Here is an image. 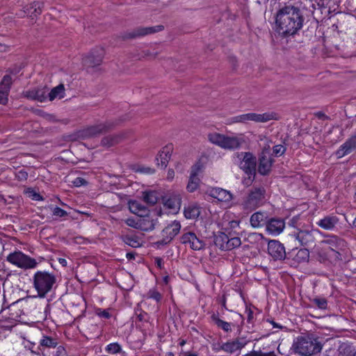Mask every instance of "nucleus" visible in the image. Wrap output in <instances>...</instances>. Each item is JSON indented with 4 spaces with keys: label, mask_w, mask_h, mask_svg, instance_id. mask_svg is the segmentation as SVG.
Returning a JSON list of instances; mask_svg holds the SVG:
<instances>
[{
    "label": "nucleus",
    "mask_w": 356,
    "mask_h": 356,
    "mask_svg": "<svg viewBox=\"0 0 356 356\" xmlns=\"http://www.w3.org/2000/svg\"><path fill=\"white\" fill-rule=\"evenodd\" d=\"M303 21L299 8L286 6L280 8L276 15L277 32L283 36L293 35L302 28Z\"/></svg>",
    "instance_id": "f257e3e1"
},
{
    "label": "nucleus",
    "mask_w": 356,
    "mask_h": 356,
    "mask_svg": "<svg viewBox=\"0 0 356 356\" xmlns=\"http://www.w3.org/2000/svg\"><path fill=\"white\" fill-rule=\"evenodd\" d=\"M295 353L300 356H312L320 353L323 346L317 339L309 336H300L293 343Z\"/></svg>",
    "instance_id": "f03ea898"
},
{
    "label": "nucleus",
    "mask_w": 356,
    "mask_h": 356,
    "mask_svg": "<svg viewBox=\"0 0 356 356\" xmlns=\"http://www.w3.org/2000/svg\"><path fill=\"white\" fill-rule=\"evenodd\" d=\"M266 201V190L264 187H253L243 198L242 209L250 212L262 206Z\"/></svg>",
    "instance_id": "7ed1b4c3"
},
{
    "label": "nucleus",
    "mask_w": 356,
    "mask_h": 356,
    "mask_svg": "<svg viewBox=\"0 0 356 356\" xmlns=\"http://www.w3.org/2000/svg\"><path fill=\"white\" fill-rule=\"evenodd\" d=\"M56 281L55 275L46 271H38L33 276V285L38 296L44 298L53 288Z\"/></svg>",
    "instance_id": "20e7f679"
},
{
    "label": "nucleus",
    "mask_w": 356,
    "mask_h": 356,
    "mask_svg": "<svg viewBox=\"0 0 356 356\" xmlns=\"http://www.w3.org/2000/svg\"><path fill=\"white\" fill-rule=\"evenodd\" d=\"M272 120H278V115L276 113L267 112L262 114L248 113L234 116L230 119L232 123H247L249 121L267 122Z\"/></svg>",
    "instance_id": "39448f33"
},
{
    "label": "nucleus",
    "mask_w": 356,
    "mask_h": 356,
    "mask_svg": "<svg viewBox=\"0 0 356 356\" xmlns=\"http://www.w3.org/2000/svg\"><path fill=\"white\" fill-rule=\"evenodd\" d=\"M237 158L241 161L239 167L250 178L256 174L257 159L251 152L236 153Z\"/></svg>",
    "instance_id": "423d86ee"
},
{
    "label": "nucleus",
    "mask_w": 356,
    "mask_h": 356,
    "mask_svg": "<svg viewBox=\"0 0 356 356\" xmlns=\"http://www.w3.org/2000/svg\"><path fill=\"white\" fill-rule=\"evenodd\" d=\"M7 260L17 267L24 269L34 268L38 264L35 259L30 257L22 252L10 253L8 256Z\"/></svg>",
    "instance_id": "0eeeda50"
},
{
    "label": "nucleus",
    "mask_w": 356,
    "mask_h": 356,
    "mask_svg": "<svg viewBox=\"0 0 356 356\" xmlns=\"http://www.w3.org/2000/svg\"><path fill=\"white\" fill-rule=\"evenodd\" d=\"M214 243L221 250L228 251L239 247L241 241L239 237L229 238L226 234L220 232L215 236Z\"/></svg>",
    "instance_id": "6e6552de"
},
{
    "label": "nucleus",
    "mask_w": 356,
    "mask_h": 356,
    "mask_svg": "<svg viewBox=\"0 0 356 356\" xmlns=\"http://www.w3.org/2000/svg\"><path fill=\"white\" fill-rule=\"evenodd\" d=\"M181 224L179 221L174 220L166 226L161 232L162 239L157 241L159 245H167L179 233Z\"/></svg>",
    "instance_id": "1a4fd4ad"
},
{
    "label": "nucleus",
    "mask_w": 356,
    "mask_h": 356,
    "mask_svg": "<svg viewBox=\"0 0 356 356\" xmlns=\"http://www.w3.org/2000/svg\"><path fill=\"white\" fill-rule=\"evenodd\" d=\"M58 345V341L56 338L43 335L39 341V345L36 347V350H31V353L38 355L47 356L49 354L46 350L56 348Z\"/></svg>",
    "instance_id": "9d476101"
},
{
    "label": "nucleus",
    "mask_w": 356,
    "mask_h": 356,
    "mask_svg": "<svg viewBox=\"0 0 356 356\" xmlns=\"http://www.w3.org/2000/svg\"><path fill=\"white\" fill-rule=\"evenodd\" d=\"M164 26L163 25H157L155 26H149V27H137L133 29L131 31H128L124 33L122 36L123 39H134L136 38H140L143 36H145L147 35L155 33L163 30Z\"/></svg>",
    "instance_id": "9b49d317"
},
{
    "label": "nucleus",
    "mask_w": 356,
    "mask_h": 356,
    "mask_svg": "<svg viewBox=\"0 0 356 356\" xmlns=\"http://www.w3.org/2000/svg\"><path fill=\"white\" fill-rule=\"evenodd\" d=\"M104 56V50L102 47L92 49L83 58V64L86 67H95L101 65Z\"/></svg>",
    "instance_id": "f8f14e48"
},
{
    "label": "nucleus",
    "mask_w": 356,
    "mask_h": 356,
    "mask_svg": "<svg viewBox=\"0 0 356 356\" xmlns=\"http://www.w3.org/2000/svg\"><path fill=\"white\" fill-rule=\"evenodd\" d=\"M318 232L317 229H298L294 232L293 236L301 245L309 247L314 244V233Z\"/></svg>",
    "instance_id": "ddd939ff"
},
{
    "label": "nucleus",
    "mask_w": 356,
    "mask_h": 356,
    "mask_svg": "<svg viewBox=\"0 0 356 356\" xmlns=\"http://www.w3.org/2000/svg\"><path fill=\"white\" fill-rule=\"evenodd\" d=\"M268 252L274 260H283L286 256L283 244L276 240L269 241Z\"/></svg>",
    "instance_id": "4468645a"
},
{
    "label": "nucleus",
    "mask_w": 356,
    "mask_h": 356,
    "mask_svg": "<svg viewBox=\"0 0 356 356\" xmlns=\"http://www.w3.org/2000/svg\"><path fill=\"white\" fill-rule=\"evenodd\" d=\"M202 169V165L200 162L196 163L192 166L188 183L186 186L188 192L193 193L198 188L200 183L198 175Z\"/></svg>",
    "instance_id": "2eb2a0df"
},
{
    "label": "nucleus",
    "mask_w": 356,
    "mask_h": 356,
    "mask_svg": "<svg viewBox=\"0 0 356 356\" xmlns=\"http://www.w3.org/2000/svg\"><path fill=\"white\" fill-rule=\"evenodd\" d=\"M13 79L10 75L6 74L0 82V104L6 106L8 103V96L10 94Z\"/></svg>",
    "instance_id": "dca6fc26"
},
{
    "label": "nucleus",
    "mask_w": 356,
    "mask_h": 356,
    "mask_svg": "<svg viewBox=\"0 0 356 356\" xmlns=\"http://www.w3.org/2000/svg\"><path fill=\"white\" fill-rule=\"evenodd\" d=\"M356 149V133L349 137L335 152L337 159H341L343 156L352 153Z\"/></svg>",
    "instance_id": "f3484780"
},
{
    "label": "nucleus",
    "mask_w": 356,
    "mask_h": 356,
    "mask_svg": "<svg viewBox=\"0 0 356 356\" xmlns=\"http://www.w3.org/2000/svg\"><path fill=\"white\" fill-rule=\"evenodd\" d=\"M180 240L181 243L189 245V247L194 250H202L205 245L203 241L197 238L195 234L191 232L182 234Z\"/></svg>",
    "instance_id": "a211bd4d"
},
{
    "label": "nucleus",
    "mask_w": 356,
    "mask_h": 356,
    "mask_svg": "<svg viewBox=\"0 0 356 356\" xmlns=\"http://www.w3.org/2000/svg\"><path fill=\"white\" fill-rule=\"evenodd\" d=\"M321 243L327 245L328 249L332 252L334 251H344L347 247L345 240L336 235L329 236L326 239L323 240Z\"/></svg>",
    "instance_id": "6ab92c4d"
},
{
    "label": "nucleus",
    "mask_w": 356,
    "mask_h": 356,
    "mask_svg": "<svg viewBox=\"0 0 356 356\" xmlns=\"http://www.w3.org/2000/svg\"><path fill=\"white\" fill-rule=\"evenodd\" d=\"M339 222V219L337 216L327 215L321 218L316 222V225L321 229L326 231H334Z\"/></svg>",
    "instance_id": "aec40b11"
},
{
    "label": "nucleus",
    "mask_w": 356,
    "mask_h": 356,
    "mask_svg": "<svg viewBox=\"0 0 356 356\" xmlns=\"http://www.w3.org/2000/svg\"><path fill=\"white\" fill-rule=\"evenodd\" d=\"M273 159L268 154L262 152L259 158L258 172L261 175H267L271 170Z\"/></svg>",
    "instance_id": "412c9836"
},
{
    "label": "nucleus",
    "mask_w": 356,
    "mask_h": 356,
    "mask_svg": "<svg viewBox=\"0 0 356 356\" xmlns=\"http://www.w3.org/2000/svg\"><path fill=\"white\" fill-rule=\"evenodd\" d=\"M172 149V145L170 144L165 146L159 152L158 156L156 157V161L158 166H160L163 169L167 167L171 157Z\"/></svg>",
    "instance_id": "4be33fe9"
},
{
    "label": "nucleus",
    "mask_w": 356,
    "mask_h": 356,
    "mask_svg": "<svg viewBox=\"0 0 356 356\" xmlns=\"http://www.w3.org/2000/svg\"><path fill=\"white\" fill-rule=\"evenodd\" d=\"M285 222L282 219L272 218L266 224V231L272 235H278L284 229Z\"/></svg>",
    "instance_id": "5701e85b"
},
{
    "label": "nucleus",
    "mask_w": 356,
    "mask_h": 356,
    "mask_svg": "<svg viewBox=\"0 0 356 356\" xmlns=\"http://www.w3.org/2000/svg\"><path fill=\"white\" fill-rule=\"evenodd\" d=\"M115 124L113 122L108 121L103 124L92 126L86 130V135L90 137L97 136L112 129Z\"/></svg>",
    "instance_id": "b1692460"
},
{
    "label": "nucleus",
    "mask_w": 356,
    "mask_h": 356,
    "mask_svg": "<svg viewBox=\"0 0 356 356\" xmlns=\"http://www.w3.org/2000/svg\"><path fill=\"white\" fill-rule=\"evenodd\" d=\"M47 91L46 88H37L26 91L24 95L29 99L43 102L47 99Z\"/></svg>",
    "instance_id": "393cba45"
},
{
    "label": "nucleus",
    "mask_w": 356,
    "mask_h": 356,
    "mask_svg": "<svg viewBox=\"0 0 356 356\" xmlns=\"http://www.w3.org/2000/svg\"><path fill=\"white\" fill-rule=\"evenodd\" d=\"M209 195L218 201L227 202L232 200V194L221 188H213L209 191Z\"/></svg>",
    "instance_id": "a878e982"
},
{
    "label": "nucleus",
    "mask_w": 356,
    "mask_h": 356,
    "mask_svg": "<svg viewBox=\"0 0 356 356\" xmlns=\"http://www.w3.org/2000/svg\"><path fill=\"white\" fill-rule=\"evenodd\" d=\"M163 201L164 206L173 211H178L180 209L181 197L179 195H166L163 197Z\"/></svg>",
    "instance_id": "bb28decb"
},
{
    "label": "nucleus",
    "mask_w": 356,
    "mask_h": 356,
    "mask_svg": "<svg viewBox=\"0 0 356 356\" xmlns=\"http://www.w3.org/2000/svg\"><path fill=\"white\" fill-rule=\"evenodd\" d=\"M268 216L266 213L257 211L254 213L250 219L252 227L257 228L264 225L266 226L268 222Z\"/></svg>",
    "instance_id": "cd10ccee"
},
{
    "label": "nucleus",
    "mask_w": 356,
    "mask_h": 356,
    "mask_svg": "<svg viewBox=\"0 0 356 356\" xmlns=\"http://www.w3.org/2000/svg\"><path fill=\"white\" fill-rule=\"evenodd\" d=\"M124 138V134H113V135H108L106 136H104L101 141V145L103 147H110L112 146H114L118 143H120L121 141L123 140Z\"/></svg>",
    "instance_id": "c85d7f7f"
},
{
    "label": "nucleus",
    "mask_w": 356,
    "mask_h": 356,
    "mask_svg": "<svg viewBox=\"0 0 356 356\" xmlns=\"http://www.w3.org/2000/svg\"><path fill=\"white\" fill-rule=\"evenodd\" d=\"M243 143V140L238 137H229L225 136L221 147L227 149L238 148Z\"/></svg>",
    "instance_id": "c756f323"
},
{
    "label": "nucleus",
    "mask_w": 356,
    "mask_h": 356,
    "mask_svg": "<svg viewBox=\"0 0 356 356\" xmlns=\"http://www.w3.org/2000/svg\"><path fill=\"white\" fill-rule=\"evenodd\" d=\"M184 214L187 219H196L200 214V208L195 204H188L184 208Z\"/></svg>",
    "instance_id": "7c9ffc66"
},
{
    "label": "nucleus",
    "mask_w": 356,
    "mask_h": 356,
    "mask_svg": "<svg viewBox=\"0 0 356 356\" xmlns=\"http://www.w3.org/2000/svg\"><path fill=\"white\" fill-rule=\"evenodd\" d=\"M157 220L145 218L139 220V229L145 232H149L155 228Z\"/></svg>",
    "instance_id": "2f4dec72"
},
{
    "label": "nucleus",
    "mask_w": 356,
    "mask_h": 356,
    "mask_svg": "<svg viewBox=\"0 0 356 356\" xmlns=\"http://www.w3.org/2000/svg\"><path fill=\"white\" fill-rule=\"evenodd\" d=\"M129 209L132 213L139 216H142L147 211L146 207L136 200L129 202Z\"/></svg>",
    "instance_id": "473e14b6"
},
{
    "label": "nucleus",
    "mask_w": 356,
    "mask_h": 356,
    "mask_svg": "<svg viewBox=\"0 0 356 356\" xmlns=\"http://www.w3.org/2000/svg\"><path fill=\"white\" fill-rule=\"evenodd\" d=\"M43 5L42 2L35 1L26 8V11L31 17H36L41 14Z\"/></svg>",
    "instance_id": "72a5a7b5"
},
{
    "label": "nucleus",
    "mask_w": 356,
    "mask_h": 356,
    "mask_svg": "<svg viewBox=\"0 0 356 356\" xmlns=\"http://www.w3.org/2000/svg\"><path fill=\"white\" fill-rule=\"evenodd\" d=\"M65 88L63 84H60L56 87L51 89L49 92V99L50 101H53L56 98L61 99L64 97Z\"/></svg>",
    "instance_id": "f704fd0d"
},
{
    "label": "nucleus",
    "mask_w": 356,
    "mask_h": 356,
    "mask_svg": "<svg viewBox=\"0 0 356 356\" xmlns=\"http://www.w3.org/2000/svg\"><path fill=\"white\" fill-rule=\"evenodd\" d=\"M143 198L144 202L149 205H154L159 200L157 193L153 191L143 192Z\"/></svg>",
    "instance_id": "c9c22d12"
},
{
    "label": "nucleus",
    "mask_w": 356,
    "mask_h": 356,
    "mask_svg": "<svg viewBox=\"0 0 356 356\" xmlns=\"http://www.w3.org/2000/svg\"><path fill=\"white\" fill-rule=\"evenodd\" d=\"M309 252L307 248L300 249L296 254L293 260L297 263H302L309 261Z\"/></svg>",
    "instance_id": "e433bc0d"
},
{
    "label": "nucleus",
    "mask_w": 356,
    "mask_h": 356,
    "mask_svg": "<svg viewBox=\"0 0 356 356\" xmlns=\"http://www.w3.org/2000/svg\"><path fill=\"white\" fill-rule=\"evenodd\" d=\"M122 241L132 247V248H138L140 246V242L138 236L134 235H124L122 236Z\"/></svg>",
    "instance_id": "4c0bfd02"
},
{
    "label": "nucleus",
    "mask_w": 356,
    "mask_h": 356,
    "mask_svg": "<svg viewBox=\"0 0 356 356\" xmlns=\"http://www.w3.org/2000/svg\"><path fill=\"white\" fill-rule=\"evenodd\" d=\"M211 318L218 327L222 329L224 331L227 332L231 331V323L220 319L216 314H213L211 316Z\"/></svg>",
    "instance_id": "58836bf2"
},
{
    "label": "nucleus",
    "mask_w": 356,
    "mask_h": 356,
    "mask_svg": "<svg viewBox=\"0 0 356 356\" xmlns=\"http://www.w3.org/2000/svg\"><path fill=\"white\" fill-rule=\"evenodd\" d=\"M224 138H225V135L220 134L218 133H216V132L210 133L208 134L209 140L211 143L215 144L220 147L222 144Z\"/></svg>",
    "instance_id": "ea45409f"
},
{
    "label": "nucleus",
    "mask_w": 356,
    "mask_h": 356,
    "mask_svg": "<svg viewBox=\"0 0 356 356\" xmlns=\"http://www.w3.org/2000/svg\"><path fill=\"white\" fill-rule=\"evenodd\" d=\"M220 349L229 353H233L238 350L234 340L224 343L220 346Z\"/></svg>",
    "instance_id": "a19ab883"
},
{
    "label": "nucleus",
    "mask_w": 356,
    "mask_h": 356,
    "mask_svg": "<svg viewBox=\"0 0 356 356\" xmlns=\"http://www.w3.org/2000/svg\"><path fill=\"white\" fill-rule=\"evenodd\" d=\"M105 350L109 354H117L121 352L122 348L118 343H111L106 346Z\"/></svg>",
    "instance_id": "79ce46f5"
},
{
    "label": "nucleus",
    "mask_w": 356,
    "mask_h": 356,
    "mask_svg": "<svg viewBox=\"0 0 356 356\" xmlns=\"http://www.w3.org/2000/svg\"><path fill=\"white\" fill-rule=\"evenodd\" d=\"M245 356H278L275 351L263 352L261 349L258 350H252L247 353Z\"/></svg>",
    "instance_id": "37998d69"
},
{
    "label": "nucleus",
    "mask_w": 356,
    "mask_h": 356,
    "mask_svg": "<svg viewBox=\"0 0 356 356\" xmlns=\"http://www.w3.org/2000/svg\"><path fill=\"white\" fill-rule=\"evenodd\" d=\"M312 302L319 309H325L327 306V301L324 298H314Z\"/></svg>",
    "instance_id": "c03bdc74"
},
{
    "label": "nucleus",
    "mask_w": 356,
    "mask_h": 356,
    "mask_svg": "<svg viewBox=\"0 0 356 356\" xmlns=\"http://www.w3.org/2000/svg\"><path fill=\"white\" fill-rule=\"evenodd\" d=\"M55 353L52 355L49 354L47 356H68L65 348L62 346H57Z\"/></svg>",
    "instance_id": "a18cd8bd"
},
{
    "label": "nucleus",
    "mask_w": 356,
    "mask_h": 356,
    "mask_svg": "<svg viewBox=\"0 0 356 356\" xmlns=\"http://www.w3.org/2000/svg\"><path fill=\"white\" fill-rule=\"evenodd\" d=\"M235 343H236V348L240 350L241 349H242L243 347L245 346V345L248 343V341L244 338V337H240V338H237L235 340H234Z\"/></svg>",
    "instance_id": "49530a36"
},
{
    "label": "nucleus",
    "mask_w": 356,
    "mask_h": 356,
    "mask_svg": "<svg viewBox=\"0 0 356 356\" xmlns=\"http://www.w3.org/2000/svg\"><path fill=\"white\" fill-rule=\"evenodd\" d=\"M285 151L286 147H284L282 145H275L273 148V154L275 156H282L284 154Z\"/></svg>",
    "instance_id": "de8ad7c7"
},
{
    "label": "nucleus",
    "mask_w": 356,
    "mask_h": 356,
    "mask_svg": "<svg viewBox=\"0 0 356 356\" xmlns=\"http://www.w3.org/2000/svg\"><path fill=\"white\" fill-rule=\"evenodd\" d=\"M147 295L149 298H152L157 302H159L161 299V294L155 290H149Z\"/></svg>",
    "instance_id": "09e8293b"
},
{
    "label": "nucleus",
    "mask_w": 356,
    "mask_h": 356,
    "mask_svg": "<svg viewBox=\"0 0 356 356\" xmlns=\"http://www.w3.org/2000/svg\"><path fill=\"white\" fill-rule=\"evenodd\" d=\"M52 212H53L54 216H56L58 217H64L67 215V213L66 211L63 210V209H61L58 207H54Z\"/></svg>",
    "instance_id": "8fccbe9b"
},
{
    "label": "nucleus",
    "mask_w": 356,
    "mask_h": 356,
    "mask_svg": "<svg viewBox=\"0 0 356 356\" xmlns=\"http://www.w3.org/2000/svg\"><path fill=\"white\" fill-rule=\"evenodd\" d=\"M72 184L74 186L79 187L87 185L88 181L82 177H76L72 181Z\"/></svg>",
    "instance_id": "3c124183"
},
{
    "label": "nucleus",
    "mask_w": 356,
    "mask_h": 356,
    "mask_svg": "<svg viewBox=\"0 0 356 356\" xmlns=\"http://www.w3.org/2000/svg\"><path fill=\"white\" fill-rule=\"evenodd\" d=\"M29 196L33 200H42V197L33 189L28 191Z\"/></svg>",
    "instance_id": "603ef678"
},
{
    "label": "nucleus",
    "mask_w": 356,
    "mask_h": 356,
    "mask_svg": "<svg viewBox=\"0 0 356 356\" xmlns=\"http://www.w3.org/2000/svg\"><path fill=\"white\" fill-rule=\"evenodd\" d=\"M126 224L131 227L139 229V221H136L133 218H129L126 220Z\"/></svg>",
    "instance_id": "864d4df0"
},
{
    "label": "nucleus",
    "mask_w": 356,
    "mask_h": 356,
    "mask_svg": "<svg viewBox=\"0 0 356 356\" xmlns=\"http://www.w3.org/2000/svg\"><path fill=\"white\" fill-rule=\"evenodd\" d=\"M19 180H26L28 178V173L24 170H20L17 174Z\"/></svg>",
    "instance_id": "5fc2aeb1"
},
{
    "label": "nucleus",
    "mask_w": 356,
    "mask_h": 356,
    "mask_svg": "<svg viewBox=\"0 0 356 356\" xmlns=\"http://www.w3.org/2000/svg\"><path fill=\"white\" fill-rule=\"evenodd\" d=\"M247 320L248 323H251L253 319V312L251 309H246Z\"/></svg>",
    "instance_id": "6e6d98bb"
},
{
    "label": "nucleus",
    "mask_w": 356,
    "mask_h": 356,
    "mask_svg": "<svg viewBox=\"0 0 356 356\" xmlns=\"http://www.w3.org/2000/svg\"><path fill=\"white\" fill-rule=\"evenodd\" d=\"M343 251H334L333 252V257L335 258V259L341 261L342 260V252Z\"/></svg>",
    "instance_id": "4d7b16f0"
},
{
    "label": "nucleus",
    "mask_w": 356,
    "mask_h": 356,
    "mask_svg": "<svg viewBox=\"0 0 356 356\" xmlns=\"http://www.w3.org/2000/svg\"><path fill=\"white\" fill-rule=\"evenodd\" d=\"M139 171L147 174H152L154 172V170L151 168H142Z\"/></svg>",
    "instance_id": "13d9d810"
},
{
    "label": "nucleus",
    "mask_w": 356,
    "mask_h": 356,
    "mask_svg": "<svg viewBox=\"0 0 356 356\" xmlns=\"http://www.w3.org/2000/svg\"><path fill=\"white\" fill-rule=\"evenodd\" d=\"M98 314L99 316L103 317L104 318H109L111 316L109 312L106 310H103L100 312Z\"/></svg>",
    "instance_id": "bf43d9fd"
},
{
    "label": "nucleus",
    "mask_w": 356,
    "mask_h": 356,
    "mask_svg": "<svg viewBox=\"0 0 356 356\" xmlns=\"http://www.w3.org/2000/svg\"><path fill=\"white\" fill-rule=\"evenodd\" d=\"M174 177H175L174 170L172 169L168 170L167 179L168 180H172L174 178Z\"/></svg>",
    "instance_id": "052dcab7"
},
{
    "label": "nucleus",
    "mask_w": 356,
    "mask_h": 356,
    "mask_svg": "<svg viewBox=\"0 0 356 356\" xmlns=\"http://www.w3.org/2000/svg\"><path fill=\"white\" fill-rule=\"evenodd\" d=\"M8 47L4 44L0 43V52H6L8 50Z\"/></svg>",
    "instance_id": "680f3d73"
},
{
    "label": "nucleus",
    "mask_w": 356,
    "mask_h": 356,
    "mask_svg": "<svg viewBox=\"0 0 356 356\" xmlns=\"http://www.w3.org/2000/svg\"><path fill=\"white\" fill-rule=\"evenodd\" d=\"M318 119H327L328 117L322 112H318L316 114Z\"/></svg>",
    "instance_id": "e2e57ef3"
},
{
    "label": "nucleus",
    "mask_w": 356,
    "mask_h": 356,
    "mask_svg": "<svg viewBox=\"0 0 356 356\" xmlns=\"http://www.w3.org/2000/svg\"><path fill=\"white\" fill-rule=\"evenodd\" d=\"M156 265L159 268H162V265L163 264V260L161 258H156Z\"/></svg>",
    "instance_id": "0e129e2a"
},
{
    "label": "nucleus",
    "mask_w": 356,
    "mask_h": 356,
    "mask_svg": "<svg viewBox=\"0 0 356 356\" xmlns=\"http://www.w3.org/2000/svg\"><path fill=\"white\" fill-rule=\"evenodd\" d=\"M127 258L129 259V260H131V259H135V253L134 252H128L127 254Z\"/></svg>",
    "instance_id": "69168bd1"
},
{
    "label": "nucleus",
    "mask_w": 356,
    "mask_h": 356,
    "mask_svg": "<svg viewBox=\"0 0 356 356\" xmlns=\"http://www.w3.org/2000/svg\"><path fill=\"white\" fill-rule=\"evenodd\" d=\"M58 261H59V263H60L63 266H67V261H66L65 259L60 258V259H58Z\"/></svg>",
    "instance_id": "338daca9"
},
{
    "label": "nucleus",
    "mask_w": 356,
    "mask_h": 356,
    "mask_svg": "<svg viewBox=\"0 0 356 356\" xmlns=\"http://www.w3.org/2000/svg\"><path fill=\"white\" fill-rule=\"evenodd\" d=\"M270 323L273 325V327H276V328H279V329L282 328V325H280V324H278L274 321H270Z\"/></svg>",
    "instance_id": "774afa93"
}]
</instances>
